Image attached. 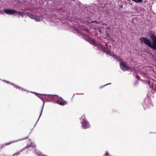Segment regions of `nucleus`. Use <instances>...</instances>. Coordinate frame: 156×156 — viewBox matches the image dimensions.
<instances>
[{
	"instance_id": "1",
	"label": "nucleus",
	"mask_w": 156,
	"mask_h": 156,
	"mask_svg": "<svg viewBox=\"0 0 156 156\" xmlns=\"http://www.w3.org/2000/svg\"><path fill=\"white\" fill-rule=\"evenodd\" d=\"M154 32L152 31H150L148 32V34L153 40L152 43L149 39L144 37H142L140 38L141 42L144 43L151 48H156V36L154 35Z\"/></svg>"
},
{
	"instance_id": "2",
	"label": "nucleus",
	"mask_w": 156,
	"mask_h": 156,
	"mask_svg": "<svg viewBox=\"0 0 156 156\" xmlns=\"http://www.w3.org/2000/svg\"><path fill=\"white\" fill-rule=\"evenodd\" d=\"M92 44L94 45H95L97 47V48L98 49H100L101 48V49H103V50L105 51L106 54L108 55H112V56L115 58L117 59L118 60H119L120 58L119 56H117V55H112V52L111 51H107L106 50V49L104 48H102V47H101V46H100L98 44L96 43L94 41H92Z\"/></svg>"
},
{
	"instance_id": "3",
	"label": "nucleus",
	"mask_w": 156,
	"mask_h": 156,
	"mask_svg": "<svg viewBox=\"0 0 156 156\" xmlns=\"http://www.w3.org/2000/svg\"><path fill=\"white\" fill-rule=\"evenodd\" d=\"M4 12L8 15H13L15 13L19 14L20 15L23 16V13L20 12H17L14 9H5L3 10Z\"/></svg>"
},
{
	"instance_id": "4",
	"label": "nucleus",
	"mask_w": 156,
	"mask_h": 156,
	"mask_svg": "<svg viewBox=\"0 0 156 156\" xmlns=\"http://www.w3.org/2000/svg\"><path fill=\"white\" fill-rule=\"evenodd\" d=\"M120 66L121 69L123 71L129 69V68L123 62H121L120 64Z\"/></svg>"
},
{
	"instance_id": "5",
	"label": "nucleus",
	"mask_w": 156,
	"mask_h": 156,
	"mask_svg": "<svg viewBox=\"0 0 156 156\" xmlns=\"http://www.w3.org/2000/svg\"><path fill=\"white\" fill-rule=\"evenodd\" d=\"M28 142H29V144H27V145L26 147L24 149H23L22 150L20 151H19V152H17V153H16L15 154H14L13 155V156H15L16 155H18L19 154H20V152L21 151H22L23 150L25 149L26 148H27L29 147L31 145V141H30V140H29L28 141Z\"/></svg>"
},
{
	"instance_id": "6",
	"label": "nucleus",
	"mask_w": 156,
	"mask_h": 156,
	"mask_svg": "<svg viewBox=\"0 0 156 156\" xmlns=\"http://www.w3.org/2000/svg\"><path fill=\"white\" fill-rule=\"evenodd\" d=\"M57 102L59 105H66L67 103V102L66 101H63L62 100L58 101H57Z\"/></svg>"
},
{
	"instance_id": "7",
	"label": "nucleus",
	"mask_w": 156,
	"mask_h": 156,
	"mask_svg": "<svg viewBox=\"0 0 156 156\" xmlns=\"http://www.w3.org/2000/svg\"><path fill=\"white\" fill-rule=\"evenodd\" d=\"M18 141V140H13L12 141H10L8 143H6L5 144H4L2 145V148L3 147H4L5 146L9 145L10 144H11L12 143H13L14 142H16Z\"/></svg>"
},
{
	"instance_id": "8",
	"label": "nucleus",
	"mask_w": 156,
	"mask_h": 156,
	"mask_svg": "<svg viewBox=\"0 0 156 156\" xmlns=\"http://www.w3.org/2000/svg\"><path fill=\"white\" fill-rule=\"evenodd\" d=\"M35 15L33 14H29L28 15V16L30 18L34 19L35 17Z\"/></svg>"
},
{
	"instance_id": "9",
	"label": "nucleus",
	"mask_w": 156,
	"mask_h": 156,
	"mask_svg": "<svg viewBox=\"0 0 156 156\" xmlns=\"http://www.w3.org/2000/svg\"><path fill=\"white\" fill-rule=\"evenodd\" d=\"M34 20L36 21H40L41 20L40 17L36 15L35 16Z\"/></svg>"
},
{
	"instance_id": "10",
	"label": "nucleus",
	"mask_w": 156,
	"mask_h": 156,
	"mask_svg": "<svg viewBox=\"0 0 156 156\" xmlns=\"http://www.w3.org/2000/svg\"><path fill=\"white\" fill-rule=\"evenodd\" d=\"M82 35L83 36L84 38L87 41H88V37L86 35L83 34H82Z\"/></svg>"
},
{
	"instance_id": "11",
	"label": "nucleus",
	"mask_w": 156,
	"mask_h": 156,
	"mask_svg": "<svg viewBox=\"0 0 156 156\" xmlns=\"http://www.w3.org/2000/svg\"><path fill=\"white\" fill-rule=\"evenodd\" d=\"M132 1L136 3H140L143 2V0H132Z\"/></svg>"
},
{
	"instance_id": "12",
	"label": "nucleus",
	"mask_w": 156,
	"mask_h": 156,
	"mask_svg": "<svg viewBox=\"0 0 156 156\" xmlns=\"http://www.w3.org/2000/svg\"><path fill=\"white\" fill-rule=\"evenodd\" d=\"M83 128H84V129H86L87 128V124H83Z\"/></svg>"
},
{
	"instance_id": "13",
	"label": "nucleus",
	"mask_w": 156,
	"mask_h": 156,
	"mask_svg": "<svg viewBox=\"0 0 156 156\" xmlns=\"http://www.w3.org/2000/svg\"><path fill=\"white\" fill-rule=\"evenodd\" d=\"M51 98L53 99V100H54V99H55V97H56L55 96H51Z\"/></svg>"
},
{
	"instance_id": "14",
	"label": "nucleus",
	"mask_w": 156,
	"mask_h": 156,
	"mask_svg": "<svg viewBox=\"0 0 156 156\" xmlns=\"http://www.w3.org/2000/svg\"><path fill=\"white\" fill-rule=\"evenodd\" d=\"M108 154H109L108 152H107L105 153V155H104V156H109Z\"/></svg>"
},
{
	"instance_id": "15",
	"label": "nucleus",
	"mask_w": 156,
	"mask_h": 156,
	"mask_svg": "<svg viewBox=\"0 0 156 156\" xmlns=\"http://www.w3.org/2000/svg\"><path fill=\"white\" fill-rule=\"evenodd\" d=\"M43 107H42L41 109V113H40V115H41L42 113V111H43Z\"/></svg>"
},
{
	"instance_id": "16",
	"label": "nucleus",
	"mask_w": 156,
	"mask_h": 156,
	"mask_svg": "<svg viewBox=\"0 0 156 156\" xmlns=\"http://www.w3.org/2000/svg\"><path fill=\"white\" fill-rule=\"evenodd\" d=\"M136 78L138 79H139L140 77L138 76H136Z\"/></svg>"
},
{
	"instance_id": "17",
	"label": "nucleus",
	"mask_w": 156,
	"mask_h": 156,
	"mask_svg": "<svg viewBox=\"0 0 156 156\" xmlns=\"http://www.w3.org/2000/svg\"><path fill=\"white\" fill-rule=\"evenodd\" d=\"M0 13H1L2 14H3V12L2 11L0 10Z\"/></svg>"
},
{
	"instance_id": "18",
	"label": "nucleus",
	"mask_w": 156,
	"mask_h": 156,
	"mask_svg": "<svg viewBox=\"0 0 156 156\" xmlns=\"http://www.w3.org/2000/svg\"><path fill=\"white\" fill-rule=\"evenodd\" d=\"M28 136H27L25 138H24L23 139H27V138H28Z\"/></svg>"
},
{
	"instance_id": "19",
	"label": "nucleus",
	"mask_w": 156,
	"mask_h": 156,
	"mask_svg": "<svg viewBox=\"0 0 156 156\" xmlns=\"http://www.w3.org/2000/svg\"><path fill=\"white\" fill-rule=\"evenodd\" d=\"M111 84V83H109V84H106V85H105L104 86H106V85H108V84Z\"/></svg>"
},
{
	"instance_id": "20",
	"label": "nucleus",
	"mask_w": 156,
	"mask_h": 156,
	"mask_svg": "<svg viewBox=\"0 0 156 156\" xmlns=\"http://www.w3.org/2000/svg\"><path fill=\"white\" fill-rule=\"evenodd\" d=\"M153 49H156V48H152Z\"/></svg>"
},
{
	"instance_id": "21",
	"label": "nucleus",
	"mask_w": 156,
	"mask_h": 156,
	"mask_svg": "<svg viewBox=\"0 0 156 156\" xmlns=\"http://www.w3.org/2000/svg\"><path fill=\"white\" fill-rule=\"evenodd\" d=\"M87 29H86V31H87V32L88 31H87Z\"/></svg>"
}]
</instances>
